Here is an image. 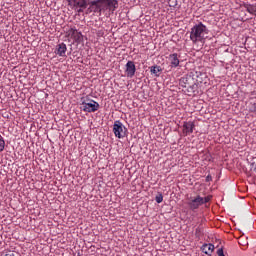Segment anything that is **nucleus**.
<instances>
[{
  "instance_id": "8",
  "label": "nucleus",
  "mask_w": 256,
  "mask_h": 256,
  "mask_svg": "<svg viewBox=\"0 0 256 256\" xmlns=\"http://www.w3.org/2000/svg\"><path fill=\"white\" fill-rule=\"evenodd\" d=\"M137 71V68H135V62L128 61L126 63V75L127 77H135V72Z\"/></svg>"
},
{
  "instance_id": "7",
  "label": "nucleus",
  "mask_w": 256,
  "mask_h": 256,
  "mask_svg": "<svg viewBox=\"0 0 256 256\" xmlns=\"http://www.w3.org/2000/svg\"><path fill=\"white\" fill-rule=\"evenodd\" d=\"M193 131H195V122L187 121V122L183 123L182 133H183L184 137L191 135V133H193Z\"/></svg>"
},
{
  "instance_id": "16",
  "label": "nucleus",
  "mask_w": 256,
  "mask_h": 256,
  "mask_svg": "<svg viewBox=\"0 0 256 256\" xmlns=\"http://www.w3.org/2000/svg\"><path fill=\"white\" fill-rule=\"evenodd\" d=\"M250 112L256 114V102L251 104V106H250Z\"/></svg>"
},
{
  "instance_id": "13",
  "label": "nucleus",
  "mask_w": 256,
  "mask_h": 256,
  "mask_svg": "<svg viewBox=\"0 0 256 256\" xmlns=\"http://www.w3.org/2000/svg\"><path fill=\"white\" fill-rule=\"evenodd\" d=\"M161 71H163V69H161V66H152L150 68V72L153 73L155 77H159L161 75Z\"/></svg>"
},
{
  "instance_id": "12",
  "label": "nucleus",
  "mask_w": 256,
  "mask_h": 256,
  "mask_svg": "<svg viewBox=\"0 0 256 256\" xmlns=\"http://www.w3.org/2000/svg\"><path fill=\"white\" fill-rule=\"evenodd\" d=\"M202 251L206 255H209V254L213 253V251H215V246L213 244H204L202 246Z\"/></svg>"
},
{
  "instance_id": "15",
  "label": "nucleus",
  "mask_w": 256,
  "mask_h": 256,
  "mask_svg": "<svg viewBox=\"0 0 256 256\" xmlns=\"http://www.w3.org/2000/svg\"><path fill=\"white\" fill-rule=\"evenodd\" d=\"M5 149V140L3 138H0V153Z\"/></svg>"
},
{
  "instance_id": "17",
  "label": "nucleus",
  "mask_w": 256,
  "mask_h": 256,
  "mask_svg": "<svg viewBox=\"0 0 256 256\" xmlns=\"http://www.w3.org/2000/svg\"><path fill=\"white\" fill-rule=\"evenodd\" d=\"M217 255H218V256H225V254L223 253V248H219V249L217 250Z\"/></svg>"
},
{
  "instance_id": "5",
  "label": "nucleus",
  "mask_w": 256,
  "mask_h": 256,
  "mask_svg": "<svg viewBox=\"0 0 256 256\" xmlns=\"http://www.w3.org/2000/svg\"><path fill=\"white\" fill-rule=\"evenodd\" d=\"M100 105L95 100H90L89 102L83 101L81 110L84 111V113H95L96 111H99Z\"/></svg>"
},
{
  "instance_id": "14",
  "label": "nucleus",
  "mask_w": 256,
  "mask_h": 256,
  "mask_svg": "<svg viewBox=\"0 0 256 256\" xmlns=\"http://www.w3.org/2000/svg\"><path fill=\"white\" fill-rule=\"evenodd\" d=\"M156 203H163V194H159L155 197Z\"/></svg>"
},
{
  "instance_id": "10",
  "label": "nucleus",
  "mask_w": 256,
  "mask_h": 256,
  "mask_svg": "<svg viewBox=\"0 0 256 256\" xmlns=\"http://www.w3.org/2000/svg\"><path fill=\"white\" fill-rule=\"evenodd\" d=\"M179 57L180 56L177 53H173L168 56V60H169L171 67H179V63H180Z\"/></svg>"
},
{
  "instance_id": "11",
  "label": "nucleus",
  "mask_w": 256,
  "mask_h": 256,
  "mask_svg": "<svg viewBox=\"0 0 256 256\" xmlns=\"http://www.w3.org/2000/svg\"><path fill=\"white\" fill-rule=\"evenodd\" d=\"M243 6L247 13H250V15H254V17H256V4L244 3Z\"/></svg>"
},
{
  "instance_id": "1",
  "label": "nucleus",
  "mask_w": 256,
  "mask_h": 256,
  "mask_svg": "<svg viewBox=\"0 0 256 256\" xmlns=\"http://www.w3.org/2000/svg\"><path fill=\"white\" fill-rule=\"evenodd\" d=\"M67 3L76 13H83L89 5L88 13H98L99 15L105 11L113 13L119 7L117 0H67Z\"/></svg>"
},
{
  "instance_id": "3",
  "label": "nucleus",
  "mask_w": 256,
  "mask_h": 256,
  "mask_svg": "<svg viewBox=\"0 0 256 256\" xmlns=\"http://www.w3.org/2000/svg\"><path fill=\"white\" fill-rule=\"evenodd\" d=\"M213 199V196L208 195L206 197H201L197 195L196 197L189 198L187 205L191 211H196V209H199L201 205H205V203H209Z\"/></svg>"
},
{
  "instance_id": "18",
  "label": "nucleus",
  "mask_w": 256,
  "mask_h": 256,
  "mask_svg": "<svg viewBox=\"0 0 256 256\" xmlns=\"http://www.w3.org/2000/svg\"><path fill=\"white\" fill-rule=\"evenodd\" d=\"M5 256H15V254H6Z\"/></svg>"
},
{
  "instance_id": "6",
  "label": "nucleus",
  "mask_w": 256,
  "mask_h": 256,
  "mask_svg": "<svg viewBox=\"0 0 256 256\" xmlns=\"http://www.w3.org/2000/svg\"><path fill=\"white\" fill-rule=\"evenodd\" d=\"M67 35L74 41V43H81V41H83V34L75 27L70 28Z\"/></svg>"
},
{
  "instance_id": "4",
  "label": "nucleus",
  "mask_w": 256,
  "mask_h": 256,
  "mask_svg": "<svg viewBox=\"0 0 256 256\" xmlns=\"http://www.w3.org/2000/svg\"><path fill=\"white\" fill-rule=\"evenodd\" d=\"M113 133L117 139H125L127 137V127L123 122L116 120L113 124Z\"/></svg>"
},
{
  "instance_id": "9",
  "label": "nucleus",
  "mask_w": 256,
  "mask_h": 256,
  "mask_svg": "<svg viewBox=\"0 0 256 256\" xmlns=\"http://www.w3.org/2000/svg\"><path fill=\"white\" fill-rule=\"evenodd\" d=\"M67 53V45L65 43H60L56 46L55 54L59 57H65Z\"/></svg>"
},
{
  "instance_id": "2",
  "label": "nucleus",
  "mask_w": 256,
  "mask_h": 256,
  "mask_svg": "<svg viewBox=\"0 0 256 256\" xmlns=\"http://www.w3.org/2000/svg\"><path fill=\"white\" fill-rule=\"evenodd\" d=\"M208 35L209 28H207L202 22H199L190 30V41H192L194 45H197V43H204L207 40Z\"/></svg>"
}]
</instances>
